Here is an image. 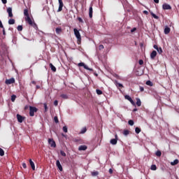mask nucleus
<instances>
[{"label": "nucleus", "instance_id": "1", "mask_svg": "<svg viewBox=\"0 0 179 179\" xmlns=\"http://www.w3.org/2000/svg\"><path fill=\"white\" fill-rule=\"evenodd\" d=\"M38 109L34 106H29V115L30 117H34V113H37Z\"/></svg>", "mask_w": 179, "mask_h": 179}, {"label": "nucleus", "instance_id": "2", "mask_svg": "<svg viewBox=\"0 0 179 179\" xmlns=\"http://www.w3.org/2000/svg\"><path fill=\"white\" fill-rule=\"evenodd\" d=\"M74 34L78 40V41H82V37L80 36V32H79V30L78 29L75 28L73 29Z\"/></svg>", "mask_w": 179, "mask_h": 179}, {"label": "nucleus", "instance_id": "3", "mask_svg": "<svg viewBox=\"0 0 179 179\" xmlns=\"http://www.w3.org/2000/svg\"><path fill=\"white\" fill-rule=\"evenodd\" d=\"M78 66H83L84 69H86L87 71H93V69L89 68V66L85 64V63H83V62L78 63Z\"/></svg>", "mask_w": 179, "mask_h": 179}, {"label": "nucleus", "instance_id": "4", "mask_svg": "<svg viewBox=\"0 0 179 179\" xmlns=\"http://www.w3.org/2000/svg\"><path fill=\"white\" fill-rule=\"evenodd\" d=\"M124 99H126V100H128L129 101H130V103H131V104H132V106H136V103H135V101H134V99H132V98L129 95H125Z\"/></svg>", "mask_w": 179, "mask_h": 179}, {"label": "nucleus", "instance_id": "5", "mask_svg": "<svg viewBox=\"0 0 179 179\" xmlns=\"http://www.w3.org/2000/svg\"><path fill=\"white\" fill-rule=\"evenodd\" d=\"M117 142H118V135L115 134V138H112L110 141V143L111 145H117Z\"/></svg>", "mask_w": 179, "mask_h": 179}, {"label": "nucleus", "instance_id": "6", "mask_svg": "<svg viewBox=\"0 0 179 179\" xmlns=\"http://www.w3.org/2000/svg\"><path fill=\"white\" fill-rule=\"evenodd\" d=\"M25 118H26L25 117L22 116L21 115L17 114V119L18 122H20V124H22V122H23V121H24Z\"/></svg>", "mask_w": 179, "mask_h": 179}, {"label": "nucleus", "instance_id": "7", "mask_svg": "<svg viewBox=\"0 0 179 179\" xmlns=\"http://www.w3.org/2000/svg\"><path fill=\"white\" fill-rule=\"evenodd\" d=\"M48 143L50 145L51 148H57V144L55 143V141L52 138L48 139Z\"/></svg>", "mask_w": 179, "mask_h": 179}, {"label": "nucleus", "instance_id": "8", "mask_svg": "<svg viewBox=\"0 0 179 179\" xmlns=\"http://www.w3.org/2000/svg\"><path fill=\"white\" fill-rule=\"evenodd\" d=\"M162 9H164V10H169L170 9H171V6L165 3L162 5Z\"/></svg>", "mask_w": 179, "mask_h": 179}, {"label": "nucleus", "instance_id": "9", "mask_svg": "<svg viewBox=\"0 0 179 179\" xmlns=\"http://www.w3.org/2000/svg\"><path fill=\"white\" fill-rule=\"evenodd\" d=\"M6 85H12V83H15V78H11L9 79L6 80L5 81Z\"/></svg>", "mask_w": 179, "mask_h": 179}, {"label": "nucleus", "instance_id": "10", "mask_svg": "<svg viewBox=\"0 0 179 179\" xmlns=\"http://www.w3.org/2000/svg\"><path fill=\"white\" fill-rule=\"evenodd\" d=\"M56 166L57 169H59V171H62L64 170L62 168V165H61V162H59V159H57L56 161Z\"/></svg>", "mask_w": 179, "mask_h": 179}, {"label": "nucleus", "instance_id": "11", "mask_svg": "<svg viewBox=\"0 0 179 179\" xmlns=\"http://www.w3.org/2000/svg\"><path fill=\"white\" fill-rule=\"evenodd\" d=\"M59 1V8L57 10V12H61L62 10V8H64V3L62 2V0H58Z\"/></svg>", "mask_w": 179, "mask_h": 179}, {"label": "nucleus", "instance_id": "12", "mask_svg": "<svg viewBox=\"0 0 179 179\" xmlns=\"http://www.w3.org/2000/svg\"><path fill=\"white\" fill-rule=\"evenodd\" d=\"M115 85L118 90H121L120 87H124V85L122 83H120L117 80H115Z\"/></svg>", "mask_w": 179, "mask_h": 179}, {"label": "nucleus", "instance_id": "13", "mask_svg": "<svg viewBox=\"0 0 179 179\" xmlns=\"http://www.w3.org/2000/svg\"><path fill=\"white\" fill-rule=\"evenodd\" d=\"M89 17L90 18L93 17V5H90L89 8Z\"/></svg>", "mask_w": 179, "mask_h": 179}, {"label": "nucleus", "instance_id": "14", "mask_svg": "<svg viewBox=\"0 0 179 179\" xmlns=\"http://www.w3.org/2000/svg\"><path fill=\"white\" fill-rule=\"evenodd\" d=\"M7 13H8L9 17H13V13H12V7H8L7 8Z\"/></svg>", "mask_w": 179, "mask_h": 179}, {"label": "nucleus", "instance_id": "15", "mask_svg": "<svg viewBox=\"0 0 179 179\" xmlns=\"http://www.w3.org/2000/svg\"><path fill=\"white\" fill-rule=\"evenodd\" d=\"M156 55H157V52L156 50H153L150 53V59H155V58H156Z\"/></svg>", "mask_w": 179, "mask_h": 179}, {"label": "nucleus", "instance_id": "16", "mask_svg": "<svg viewBox=\"0 0 179 179\" xmlns=\"http://www.w3.org/2000/svg\"><path fill=\"white\" fill-rule=\"evenodd\" d=\"M29 162L32 170H36V166L34 165V162H33V160H31V159H29Z\"/></svg>", "mask_w": 179, "mask_h": 179}, {"label": "nucleus", "instance_id": "17", "mask_svg": "<svg viewBox=\"0 0 179 179\" xmlns=\"http://www.w3.org/2000/svg\"><path fill=\"white\" fill-rule=\"evenodd\" d=\"M56 34H61L62 33V28L61 27H58L55 29Z\"/></svg>", "mask_w": 179, "mask_h": 179}, {"label": "nucleus", "instance_id": "18", "mask_svg": "<svg viewBox=\"0 0 179 179\" xmlns=\"http://www.w3.org/2000/svg\"><path fill=\"white\" fill-rule=\"evenodd\" d=\"M170 31H171L170 27H169V26H166L164 31V34H169Z\"/></svg>", "mask_w": 179, "mask_h": 179}, {"label": "nucleus", "instance_id": "19", "mask_svg": "<svg viewBox=\"0 0 179 179\" xmlns=\"http://www.w3.org/2000/svg\"><path fill=\"white\" fill-rule=\"evenodd\" d=\"M136 106L138 107H141V106H142V102L141 101V99L136 98Z\"/></svg>", "mask_w": 179, "mask_h": 179}, {"label": "nucleus", "instance_id": "20", "mask_svg": "<svg viewBox=\"0 0 179 179\" xmlns=\"http://www.w3.org/2000/svg\"><path fill=\"white\" fill-rule=\"evenodd\" d=\"M25 20L29 25L32 24L33 23V21L31 20V18H30V17H25Z\"/></svg>", "mask_w": 179, "mask_h": 179}, {"label": "nucleus", "instance_id": "21", "mask_svg": "<svg viewBox=\"0 0 179 179\" xmlns=\"http://www.w3.org/2000/svg\"><path fill=\"white\" fill-rule=\"evenodd\" d=\"M50 69H51V71H52V72H57V68H55V66L52 65V63H50L49 64Z\"/></svg>", "mask_w": 179, "mask_h": 179}, {"label": "nucleus", "instance_id": "22", "mask_svg": "<svg viewBox=\"0 0 179 179\" xmlns=\"http://www.w3.org/2000/svg\"><path fill=\"white\" fill-rule=\"evenodd\" d=\"M87 149V146L83 145H80L78 148V150H86Z\"/></svg>", "mask_w": 179, "mask_h": 179}, {"label": "nucleus", "instance_id": "23", "mask_svg": "<svg viewBox=\"0 0 179 179\" xmlns=\"http://www.w3.org/2000/svg\"><path fill=\"white\" fill-rule=\"evenodd\" d=\"M24 15L26 16L25 17H29L30 15H29V10L27 8H25L24 10Z\"/></svg>", "mask_w": 179, "mask_h": 179}, {"label": "nucleus", "instance_id": "24", "mask_svg": "<svg viewBox=\"0 0 179 179\" xmlns=\"http://www.w3.org/2000/svg\"><path fill=\"white\" fill-rule=\"evenodd\" d=\"M30 26L34 27V29H35V30H38V27L37 26V24H36V22H32V24H31Z\"/></svg>", "mask_w": 179, "mask_h": 179}, {"label": "nucleus", "instance_id": "25", "mask_svg": "<svg viewBox=\"0 0 179 179\" xmlns=\"http://www.w3.org/2000/svg\"><path fill=\"white\" fill-rule=\"evenodd\" d=\"M150 15L154 17V19H159V16H157L156 14L153 13V11L150 10Z\"/></svg>", "mask_w": 179, "mask_h": 179}, {"label": "nucleus", "instance_id": "26", "mask_svg": "<svg viewBox=\"0 0 179 179\" xmlns=\"http://www.w3.org/2000/svg\"><path fill=\"white\" fill-rule=\"evenodd\" d=\"M176 164H178V159H176L173 162H171V166H176Z\"/></svg>", "mask_w": 179, "mask_h": 179}, {"label": "nucleus", "instance_id": "27", "mask_svg": "<svg viewBox=\"0 0 179 179\" xmlns=\"http://www.w3.org/2000/svg\"><path fill=\"white\" fill-rule=\"evenodd\" d=\"M123 135H124V136H128V135H129V131L127 129L124 130Z\"/></svg>", "mask_w": 179, "mask_h": 179}, {"label": "nucleus", "instance_id": "28", "mask_svg": "<svg viewBox=\"0 0 179 179\" xmlns=\"http://www.w3.org/2000/svg\"><path fill=\"white\" fill-rule=\"evenodd\" d=\"M155 155L156 156H157V157H160L162 156V151L160 150H157L156 152H155Z\"/></svg>", "mask_w": 179, "mask_h": 179}, {"label": "nucleus", "instance_id": "29", "mask_svg": "<svg viewBox=\"0 0 179 179\" xmlns=\"http://www.w3.org/2000/svg\"><path fill=\"white\" fill-rule=\"evenodd\" d=\"M145 85H147L148 86H153V83L150 80H148L146 81Z\"/></svg>", "mask_w": 179, "mask_h": 179}, {"label": "nucleus", "instance_id": "30", "mask_svg": "<svg viewBox=\"0 0 179 179\" xmlns=\"http://www.w3.org/2000/svg\"><path fill=\"white\" fill-rule=\"evenodd\" d=\"M151 170H153L154 171L157 170V166H156L155 164H152L151 165V167H150Z\"/></svg>", "mask_w": 179, "mask_h": 179}, {"label": "nucleus", "instance_id": "31", "mask_svg": "<svg viewBox=\"0 0 179 179\" xmlns=\"http://www.w3.org/2000/svg\"><path fill=\"white\" fill-rule=\"evenodd\" d=\"M60 97H62V99H69V96L66 94H62L60 95Z\"/></svg>", "mask_w": 179, "mask_h": 179}, {"label": "nucleus", "instance_id": "32", "mask_svg": "<svg viewBox=\"0 0 179 179\" xmlns=\"http://www.w3.org/2000/svg\"><path fill=\"white\" fill-rule=\"evenodd\" d=\"M96 94H98L99 96H100V94H103V91H101V90L96 89Z\"/></svg>", "mask_w": 179, "mask_h": 179}, {"label": "nucleus", "instance_id": "33", "mask_svg": "<svg viewBox=\"0 0 179 179\" xmlns=\"http://www.w3.org/2000/svg\"><path fill=\"white\" fill-rule=\"evenodd\" d=\"M8 24H15V19H10L8 20Z\"/></svg>", "mask_w": 179, "mask_h": 179}, {"label": "nucleus", "instance_id": "34", "mask_svg": "<svg viewBox=\"0 0 179 179\" xmlns=\"http://www.w3.org/2000/svg\"><path fill=\"white\" fill-rule=\"evenodd\" d=\"M98 174H99V171H97L92 172V177H96Z\"/></svg>", "mask_w": 179, "mask_h": 179}, {"label": "nucleus", "instance_id": "35", "mask_svg": "<svg viewBox=\"0 0 179 179\" xmlns=\"http://www.w3.org/2000/svg\"><path fill=\"white\" fill-rule=\"evenodd\" d=\"M17 30L18 31H22V30H23V26L22 25H18L17 27Z\"/></svg>", "mask_w": 179, "mask_h": 179}, {"label": "nucleus", "instance_id": "36", "mask_svg": "<svg viewBox=\"0 0 179 179\" xmlns=\"http://www.w3.org/2000/svg\"><path fill=\"white\" fill-rule=\"evenodd\" d=\"M128 124H129V125L132 127L135 124V122H134V120H130L128 121Z\"/></svg>", "mask_w": 179, "mask_h": 179}, {"label": "nucleus", "instance_id": "37", "mask_svg": "<svg viewBox=\"0 0 179 179\" xmlns=\"http://www.w3.org/2000/svg\"><path fill=\"white\" fill-rule=\"evenodd\" d=\"M135 132H136V134H140L141 133V128L136 127L135 128Z\"/></svg>", "mask_w": 179, "mask_h": 179}, {"label": "nucleus", "instance_id": "38", "mask_svg": "<svg viewBox=\"0 0 179 179\" xmlns=\"http://www.w3.org/2000/svg\"><path fill=\"white\" fill-rule=\"evenodd\" d=\"M158 54H162L163 53V49H162L161 47H159L157 50Z\"/></svg>", "mask_w": 179, "mask_h": 179}, {"label": "nucleus", "instance_id": "39", "mask_svg": "<svg viewBox=\"0 0 179 179\" xmlns=\"http://www.w3.org/2000/svg\"><path fill=\"white\" fill-rule=\"evenodd\" d=\"M86 131H87V129H86V127H83L80 131V134H85Z\"/></svg>", "mask_w": 179, "mask_h": 179}, {"label": "nucleus", "instance_id": "40", "mask_svg": "<svg viewBox=\"0 0 179 179\" xmlns=\"http://www.w3.org/2000/svg\"><path fill=\"white\" fill-rule=\"evenodd\" d=\"M5 151L2 148H0V156H4Z\"/></svg>", "mask_w": 179, "mask_h": 179}, {"label": "nucleus", "instance_id": "41", "mask_svg": "<svg viewBox=\"0 0 179 179\" xmlns=\"http://www.w3.org/2000/svg\"><path fill=\"white\" fill-rule=\"evenodd\" d=\"M43 107L45 108V113H47V111H48V107L47 106V104L45 103H43Z\"/></svg>", "mask_w": 179, "mask_h": 179}, {"label": "nucleus", "instance_id": "42", "mask_svg": "<svg viewBox=\"0 0 179 179\" xmlns=\"http://www.w3.org/2000/svg\"><path fill=\"white\" fill-rule=\"evenodd\" d=\"M54 121L56 124H58V122H59V120H58V117L57 116L54 117Z\"/></svg>", "mask_w": 179, "mask_h": 179}, {"label": "nucleus", "instance_id": "43", "mask_svg": "<svg viewBox=\"0 0 179 179\" xmlns=\"http://www.w3.org/2000/svg\"><path fill=\"white\" fill-rule=\"evenodd\" d=\"M77 19H78V22H79L80 23H85V22L83 21V20L82 19V17H78Z\"/></svg>", "mask_w": 179, "mask_h": 179}, {"label": "nucleus", "instance_id": "44", "mask_svg": "<svg viewBox=\"0 0 179 179\" xmlns=\"http://www.w3.org/2000/svg\"><path fill=\"white\" fill-rule=\"evenodd\" d=\"M60 155H62V156H63L64 157H66V153H65V152L60 150Z\"/></svg>", "mask_w": 179, "mask_h": 179}, {"label": "nucleus", "instance_id": "45", "mask_svg": "<svg viewBox=\"0 0 179 179\" xmlns=\"http://www.w3.org/2000/svg\"><path fill=\"white\" fill-rule=\"evenodd\" d=\"M15 100H16V95H15V94H13L12 96H11V101H15Z\"/></svg>", "mask_w": 179, "mask_h": 179}, {"label": "nucleus", "instance_id": "46", "mask_svg": "<svg viewBox=\"0 0 179 179\" xmlns=\"http://www.w3.org/2000/svg\"><path fill=\"white\" fill-rule=\"evenodd\" d=\"M63 131L65 133L68 132V127L66 126L63 127Z\"/></svg>", "mask_w": 179, "mask_h": 179}, {"label": "nucleus", "instance_id": "47", "mask_svg": "<svg viewBox=\"0 0 179 179\" xmlns=\"http://www.w3.org/2000/svg\"><path fill=\"white\" fill-rule=\"evenodd\" d=\"M104 49V45H99V50H103Z\"/></svg>", "mask_w": 179, "mask_h": 179}, {"label": "nucleus", "instance_id": "48", "mask_svg": "<svg viewBox=\"0 0 179 179\" xmlns=\"http://www.w3.org/2000/svg\"><path fill=\"white\" fill-rule=\"evenodd\" d=\"M0 27L1 29H5V27H3V24H2V21L0 20Z\"/></svg>", "mask_w": 179, "mask_h": 179}, {"label": "nucleus", "instance_id": "49", "mask_svg": "<svg viewBox=\"0 0 179 179\" xmlns=\"http://www.w3.org/2000/svg\"><path fill=\"white\" fill-rule=\"evenodd\" d=\"M138 64H139V65H143V60L140 59V60L138 61Z\"/></svg>", "mask_w": 179, "mask_h": 179}, {"label": "nucleus", "instance_id": "50", "mask_svg": "<svg viewBox=\"0 0 179 179\" xmlns=\"http://www.w3.org/2000/svg\"><path fill=\"white\" fill-rule=\"evenodd\" d=\"M139 88H140V92H143L145 90V88L142 86H140Z\"/></svg>", "mask_w": 179, "mask_h": 179}, {"label": "nucleus", "instance_id": "51", "mask_svg": "<svg viewBox=\"0 0 179 179\" xmlns=\"http://www.w3.org/2000/svg\"><path fill=\"white\" fill-rule=\"evenodd\" d=\"M22 167L23 169H27V165H26V163H22Z\"/></svg>", "mask_w": 179, "mask_h": 179}, {"label": "nucleus", "instance_id": "52", "mask_svg": "<svg viewBox=\"0 0 179 179\" xmlns=\"http://www.w3.org/2000/svg\"><path fill=\"white\" fill-rule=\"evenodd\" d=\"M153 48H155V50H158L159 47L157 46V45H153Z\"/></svg>", "mask_w": 179, "mask_h": 179}, {"label": "nucleus", "instance_id": "53", "mask_svg": "<svg viewBox=\"0 0 179 179\" xmlns=\"http://www.w3.org/2000/svg\"><path fill=\"white\" fill-rule=\"evenodd\" d=\"M2 31H3V36H6V32L5 31V28L2 29Z\"/></svg>", "mask_w": 179, "mask_h": 179}, {"label": "nucleus", "instance_id": "54", "mask_svg": "<svg viewBox=\"0 0 179 179\" xmlns=\"http://www.w3.org/2000/svg\"><path fill=\"white\" fill-rule=\"evenodd\" d=\"M143 13H144V15H149V12H148V10H143Z\"/></svg>", "mask_w": 179, "mask_h": 179}, {"label": "nucleus", "instance_id": "55", "mask_svg": "<svg viewBox=\"0 0 179 179\" xmlns=\"http://www.w3.org/2000/svg\"><path fill=\"white\" fill-rule=\"evenodd\" d=\"M54 106H58V101H57V100H55V101H54Z\"/></svg>", "mask_w": 179, "mask_h": 179}, {"label": "nucleus", "instance_id": "56", "mask_svg": "<svg viewBox=\"0 0 179 179\" xmlns=\"http://www.w3.org/2000/svg\"><path fill=\"white\" fill-rule=\"evenodd\" d=\"M1 1H2V3H3L4 5H5L6 3H7V2H8L7 0H1Z\"/></svg>", "mask_w": 179, "mask_h": 179}, {"label": "nucleus", "instance_id": "57", "mask_svg": "<svg viewBox=\"0 0 179 179\" xmlns=\"http://www.w3.org/2000/svg\"><path fill=\"white\" fill-rule=\"evenodd\" d=\"M136 30V28H133L132 29H131V32L134 33V31H135Z\"/></svg>", "mask_w": 179, "mask_h": 179}, {"label": "nucleus", "instance_id": "58", "mask_svg": "<svg viewBox=\"0 0 179 179\" xmlns=\"http://www.w3.org/2000/svg\"><path fill=\"white\" fill-rule=\"evenodd\" d=\"M108 171L110 174H113V169H110Z\"/></svg>", "mask_w": 179, "mask_h": 179}, {"label": "nucleus", "instance_id": "59", "mask_svg": "<svg viewBox=\"0 0 179 179\" xmlns=\"http://www.w3.org/2000/svg\"><path fill=\"white\" fill-rule=\"evenodd\" d=\"M62 136H63L64 138H66V134H64V133H62Z\"/></svg>", "mask_w": 179, "mask_h": 179}, {"label": "nucleus", "instance_id": "60", "mask_svg": "<svg viewBox=\"0 0 179 179\" xmlns=\"http://www.w3.org/2000/svg\"><path fill=\"white\" fill-rule=\"evenodd\" d=\"M136 111H138V108H135L134 109H133V113H135Z\"/></svg>", "mask_w": 179, "mask_h": 179}, {"label": "nucleus", "instance_id": "61", "mask_svg": "<svg viewBox=\"0 0 179 179\" xmlns=\"http://www.w3.org/2000/svg\"><path fill=\"white\" fill-rule=\"evenodd\" d=\"M155 3H159V0H153Z\"/></svg>", "mask_w": 179, "mask_h": 179}, {"label": "nucleus", "instance_id": "62", "mask_svg": "<svg viewBox=\"0 0 179 179\" xmlns=\"http://www.w3.org/2000/svg\"><path fill=\"white\" fill-rule=\"evenodd\" d=\"M32 85H36V81H31Z\"/></svg>", "mask_w": 179, "mask_h": 179}, {"label": "nucleus", "instance_id": "63", "mask_svg": "<svg viewBox=\"0 0 179 179\" xmlns=\"http://www.w3.org/2000/svg\"><path fill=\"white\" fill-rule=\"evenodd\" d=\"M36 89H40V85H36Z\"/></svg>", "mask_w": 179, "mask_h": 179}, {"label": "nucleus", "instance_id": "64", "mask_svg": "<svg viewBox=\"0 0 179 179\" xmlns=\"http://www.w3.org/2000/svg\"><path fill=\"white\" fill-rule=\"evenodd\" d=\"M8 30H13V28H9Z\"/></svg>", "mask_w": 179, "mask_h": 179}]
</instances>
